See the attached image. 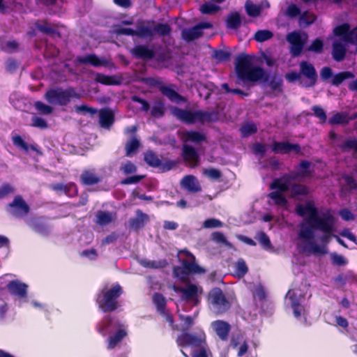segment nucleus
<instances>
[{
	"label": "nucleus",
	"instance_id": "f257e3e1",
	"mask_svg": "<svg viewBox=\"0 0 357 357\" xmlns=\"http://www.w3.org/2000/svg\"><path fill=\"white\" fill-rule=\"evenodd\" d=\"M178 255H184L187 259H179L181 266H174L172 274L174 278L178 280L181 283L186 284V287L174 285L173 289L176 292L182 294L181 299L183 301L192 302L195 305H197L200 302L198 296L202 294V289H199L196 284L190 283V275L191 274L204 273L206 270L196 263L195 257L188 250H180Z\"/></svg>",
	"mask_w": 357,
	"mask_h": 357
},
{
	"label": "nucleus",
	"instance_id": "f03ea898",
	"mask_svg": "<svg viewBox=\"0 0 357 357\" xmlns=\"http://www.w3.org/2000/svg\"><path fill=\"white\" fill-rule=\"evenodd\" d=\"M235 71L237 78L245 85L253 86L257 83L268 84L273 91L282 92V79L270 77L263 68L253 64L252 56L241 54L236 58Z\"/></svg>",
	"mask_w": 357,
	"mask_h": 357
},
{
	"label": "nucleus",
	"instance_id": "7ed1b4c3",
	"mask_svg": "<svg viewBox=\"0 0 357 357\" xmlns=\"http://www.w3.org/2000/svg\"><path fill=\"white\" fill-rule=\"evenodd\" d=\"M336 220L330 209L323 213V218L310 229L312 234L307 237L300 236L299 239L307 241L304 250L314 255H324L328 253L327 246L334 238Z\"/></svg>",
	"mask_w": 357,
	"mask_h": 357
},
{
	"label": "nucleus",
	"instance_id": "20e7f679",
	"mask_svg": "<svg viewBox=\"0 0 357 357\" xmlns=\"http://www.w3.org/2000/svg\"><path fill=\"white\" fill-rule=\"evenodd\" d=\"M172 31V27L168 23H156L153 20L139 22L136 30L120 26H116L114 29L115 33L119 36H135L139 38H149L150 40L153 39L155 34L162 38L169 37Z\"/></svg>",
	"mask_w": 357,
	"mask_h": 357
},
{
	"label": "nucleus",
	"instance_id": "39448f33",
	"mask_svg": "<svg viewBox=\"0 0 357 357\" xmlns=\"http://www.w3.org/2000/svg\"><path fill=\"white\" fill-rule=\"evenodd\" d=\"M311 166V162L308 160H303L299 164V167L303 170L301 172L293 175L292 174H284L279 178H275L270 184L271 190H275L268 195V197L273 199L277 206H284L287 204V199L283 193L289 190L291 181L295 180L296 176H310L311 171L308 170Z\"/></svg>",
	"mask_w": 357,
	"mask_h": 357
},
{
	"label": "nucleus",
	"instance_id": "423d86ee",
	"mask_svg": "<svg viewBox=\"0 0 357 357\" xmlns=\"http://www.w3.org/2000/svg\"><path fill=\"white\" fill-rule=\"evenodd\" d=\"M123 292L121 286L118 283L112 287L105 285L96 294L95 301L102 312H114L119 306L118 300Z\"/></svg>",
	"mask_w": 357,
	"mask_h": 357
},
{
	"label": "nucleus",
	"instance_id": "0eeeda50",
	"mask_svg": "<svg viewBox=\"0 0 357 357\" xmlns=\"http://www.w3.org/2000/svg\"><path fill=\"white\" fill-rule=\"evenodd\" d=\"M296 212L301 217L308 215V217L299 225L298 237L300 236L307 237L311 235L312 230L310 228L323 218V213L319 215L318 208L314 206L312 201L306 202L305 205L298 204L296 207Z\"/></svg>",
	"mask_w": 357,
	"mask_h": 357
},
{
	"label": "nucleus",
	"instance_id": "6e6552de",
	"mask_svg": "<svg viewBox=\"0 0 357 357\" xmlns=\"http://www.w3.org/2000/svg\"><path fill=\"white\" fill-rule=\"evenodd\" d=\"M132 56L143 61L154 60L158 65L164 64L171 59V54L169 50H162L156 52L153 48L146 45H136L130 51Z\"/></svg>",
	"mask_w": 357,
	"mask_h": 357
},
{
	"label": "nucleus",
	"instance_id": "1a4fd4ad",
	"mask_svg": "<svg viewBox=\"0 0 357 357\" xmlns=\"http://www.w3.org/2000/svg\"><path fill=\"white\" fill-rule=\"evenodd\" d=\"M81 95L73 87L50 89L45 94V100L51 105H68L73 99H80Z\"/></svg>",
	"mask_w": 357,
	"mask_h": 357
},
{
	"label": "nucleus",
	"instance_id": "9d476101",
	"mask_svg": "<svg viewBox=\"0 0 357 357\" xmlns=\"http://www.w3.org/2000/svg\"><path fill=\"white\" fill-rule=\"evenodd\" d=\"M206 335L204 331L202 329L195 331L193 333H189L182 330L176 340V342L178 347H190L195 349L206 344Z\"/></svg>",
	"mask_w": 357,
	"mask_h": 357
},
{
	"label": "nucleus",
	"instance_id": "9b49d317",
	"mask_svg": "<svg viewBox=\"0 0 357 357\" xmlns=\"http://www.w3.org/2000/svg\"><path fill=\"white\" fill-rule=\"evenodd\" d=\"M208 302L212 305L216 314H222L227 312L231 306L229 299L219 287H213L208 295Z\"/></svg>",
	"mask_w": 357,
	"mask_h": 357
},
{
	"label": "nucleus",
	"instance_id": "f8f14e48",
	"mask_svg": "<svg viewBox=\"0 0 357 357\" xmlns=\"http://www.w3.org/2000/svg\"><path fill=\"white\" fill-rule=\"evenodd\" d=\"M31 208L22 195H16L6 206V211L15 218H23L28 215Z\"/></svg>",
	"mask_w": 357,
	"mask_h": 357
},
{
	"label": "nucleus",
	"instance_id": "ddd939ff",
	"mask_svg": "<svg viewBox=\"0 0 357 357\" xmlns=\"http://www.w3.org/2000/svg\"><path fill=\"white\" fill-rule=\"evenodd\" d=\"M300 73L305 78V81H301V84L305 88L314 86L317 81V73L314 66L307 61H303L299 63Z\"/></svg>",
	"mask_w": 357,
	"mask_h": 357
},
{
	"label": "nucleus",
	"instance_id": "4468645a",
	"mask_svg": "<svg viewBox=\"0 0 357 357\" xmlns=\"http://www.w3.org/2000/svg\"><path fill=\"white\" fill-rule=\"evenodd\" d=\"M121 326L120 321L116 317L107 314L96 324V330L101 335L105 336L116 328H121Z\"/></svg>",
	"mask_w": 357,
	"mask_h": 357
},
{
	"label": "nucleus",
	"instance_id": "2eb2a0df",
	"mask_svg": "<svg viewBox=\"0 0 357 357\" xmlns=\"http://www.w3.org/2000/svg\"><path fill=\"white\" fill-rule=\"evenodd\" d=\"M287 40L290 44L289 52L292 57L299 56L303 50L305 40L296 31H293L287 35Z\"/></svg>",
	"mask_w": 357,
	"mask_h": 357
},
{
	"label": "nucleus",
	"instance_id": "dca6fc26",
	"mask_svg": "<svg viewBox=\"0 0 357 357\" xmlns=\"http://www.w3.org/2000/svg\"><path fill=\"white\" fill-rule=\"evenodd\" d=\"M7 289L11 295L20 298H27L28 285L18 280L10 281L6 285Z\"/></svg>",
	"mask_w": 357,
	"mask_h": 357
},
{
	"label": "nucleus",
	"instance_id": "f3484780",
	"mask_svg": "<svg viewBox=\"0 0 357 357\" xmlns=\"http://www.w3.org/2000/svg\"><path fill=\"white\" fill-rule=\"evenodd\" d=\"M172 114L180 121L185 124L196 123V111L183 109L174 107L172 109Z\"/></svg>",
	"mask_w": 357,
	"mask_h": 357
},
{
	"label": "nucleus",
	"instance_id": "a211bd4d",
	"mask_svg": "<svg viewBox=\"0 0 357 357\" xmlns=\"http://www.w3.org/2000/svg\"><path fill=\"white\" fill-rule=\"evenodd\" d=\"M272 151L275 153L286 154L291 151L301 153V149L298 144H291L288 142H274L271 145Z\"/></svg>",
	"mask_w": 357,
	"mask_h": 357
},
{
	"label": "nucleus",
	"instance_id": "6ab92c4d",
	"mask_svg": "<svg viewBox=\"0 0 357 357\" xmlns=\"http://www.w3.org/2000/svg\"><path fill=\"white\" fill-rule=\"evenodd\" d=\"M182 158L189 164L191 168L196 167L199 162V156L197 151L192 146L184 144L182 147Z\"/></svg>",
	"mask_w": 357,
	"mask_h": 357
},
{
	"label": "nucleus",
	"instance_id": "aec40b11",
	"mask_svg": "<svg viewBox=\"0 0 357 357\" xmlns=\"http://www.w3.org/2000/svg\"><path fill=\"white\" fill-rule=\"evenodd\" d=\"M212 328L222 341H227L231 331L230 324L223 320H215L211 322Z\"/></svg>",
	"mask_w": 357,
	"mask_h": 357
},
{
	"label": "nucleus",
	"instance_id": "412c9836",
	"mask_svg": "<svg viewBox=\"0 0 357 357\" xmlns=\"http://www.w3.org/2000/svg\"><path fill=\"white\" fill-rule=\"evenodd\" d=\"M181 185L191 193L202 191V187L198 179L193 175L185 176L181 181Z\"/></svg>",
	"mask_w": 357,
	"mask_h": 357
},
{
	"label": "nucleus",
	"instance_id": "4be33fe9",
	"mask_svg": "<svg viewBox=\"0 0 357 357\" xmlns=\"http://www.w3.org/2000/svg\"><path fill=\"white\" fill-rule=\"evenodd\" d=\"M219 120V114L217 111L196 110V123L200 124L217 122Z\"/></svg>",
	"mask_w": 357,
	"mask_h": 357
},
{
	"label": "nucleus",
	"instance_id": "5701e85b",
	"mask_svg": "<svg viewBox=\"0 0 357 357\" xmlns=\"http://www.w3.org/2000/svg\"><path fill=\"white\" fill-rule=\"evenodd\" d=\"M149 221V215L138 209L136 211V216L129 220V226L131 229L138 231L143 228Z\"/></svg>",
	"mask_w": 357,
	"mask_h": 357
},
{
	"label": "nucleus",
	"instance_id": "b1692460",
	"mask_svg": "<svg viewBox=\"0 0 357 357\" xmlns=\"http://www.w3.org/2000/svg\"><path fill=\"white\" fill-rule=\"evenodd\" d=\"M99 123L102 128H109L114 123V114L109 108H103L99 110Z\"/></svg>",
	"mask_w": 357,
	"mask_h": 357
},
{
	"label": "nucleus",
	"instance_id": "393cba45",
	"mask_svg": "<svg viewBox=\"0 0 357 357\" xmlns=\"http://www.w3.org/2000/svg\"><path fill=\"white\" fill-rule=\"evenodd\" d=\"M77 60L81 64H91L94 67L106 66L107 64L106 60L100 59L95 54H89L84 56H78Z\"/></svg>",
	"mask_w": 357,
	"mask_h": 357
},
{
	"label": "nucleus",
	"instance_id": "a878e982",
	"mask_svg": "<svg viewBox=\"0 0 357 357\" xmlns=\"http://www.w3.org/2000/svg\"><path fill=\"white\" fill-rule=\"evenodd\" d=\"M101 181V176L91 170H84L80 175V182L84 185H94Z\"/></svg>",
	"mask_w": 357,
	"mask_h": 357
},
{
	"label": "nucleus",
	"instance_id": "bb28decb",
	"mask_svg": "<svg viewBox=\"0 0 357 357\" xmlns=\"http://www.w3.org/2000/svg\"><path fill=\"white\" fill-rule=\"evenodd\" d=\"M226 27L228 29L237 30L242 24L241 15L237 11L229 13L225 20Z\"/></svg>",
	"mask_w": 357,
	"mask_h": 357
},
{
	"label": "nucleus",
	"instance_id": "cd10ccee",
	"mask_svg": "<svg viewBox=\"0 0 357 357\" xmlns=\"http://www.w3.org/2000/svg\"><path fill=\"white\" fill-rule=\"evenodd\" d=\"M333 33L336 36L342 37L346 42H352L353 31H350V25L348 23H343L335 26Z\"/></svg>",
	"mask_w": 357,
	"mask_h": 357
},
{
	"label": "nucleus",
	"instance_id": "c85d7f7f",
	"mask_svg": "<svg viewBox=\"0 0 357 357\" xmlns=\"http://www.w3.org/2000/svg\"><path fill=\"white\" fill-rule=\"evenodd\" d=\"M159 90L163 96H166L172 102L178 103L185 100L183 96L169 86H161Z\"/></svg>",
	"mask_w": 357,
	"mask_h": 357
},
{
	"label": "nucleus",
	"instance_id": "c756f323",
	"mask_svg": "<svg viewBox=\"0 0 357 357\" xmlns=\"http://www.w3.org/2000/svg\"><path fill=\"white\" fill-rule=\"evenodd\" d=\"M332 47V56L333 59L337 62L343 61L347 54L345 45L340 41H334Z\"/></svg>",
	"mask_w": 357,
	"mask_h": 357
},
{
	"label": "nucleus",
	"instance_id": "7c9ffc66",
	"mask_svg": "<svg viewBox=\"0 0 357 357\" xmlns=\"http://www.w3.org/2000/svg\"><path fill=\"white\" fill-rule=\"evenodd\" d=\"M289 294V300L291 301V306L293 310L294 315L296 318L299 319L301 317L302 312L304 311L303 306L301 304V298L294 292H288Z\"/></svg>",
	"mask_w": 357,
	"mask_h": 357
},
{
	"label": "nucleus",
	"instance_id": "2f4dec72",
	"mask_svg": "<svg viewBox=\"0 0 357 357\" xmlns=\"http://www.w3.org/2000/svg\"><path fill=\"white\" fill-rule=\"evenodd\" d=\"M202 35V31H199L197 25L192 28L184 29L181 31V38L188 43L200 38Z\"/></svg>",
	"mask_w": 357,
	"mask_h": 357
},
{
	"label": "nucleus",
	"instance_id": "473e14b6",
	"mask_svg": "<svg viewBox=\"0 0 357 357\" xmlns=\"http://www.w3.org/2000/svg\"><path fill=\"white\" fill-rule=\"evenodd\" d=\"M52 189L56 192H61L68 196H70V193H77V187L74 183L63 184L61 183L52 185Z\"/></svg>",
	"mask_w": 357,
	"mask_h": 357
},
{
	"label": "nucleus",
	"instance_id": "72a5a7b5",
	"mask_svg": "<svg viewBox=\"0 0 357 357\" xmlns=\"http://www.w3.org/2000/svg\"><path fill=\"white\" fill-rule=\"evenodd\" d=\"M126 335L127 332L125 329L119 328L114 334L110 335L108 337L107 349H113L114 348H115L116 345L119 344Z\"/></svg>",
	"mask_w": 357,
	"mask_h": 357
},
{
	"label": "nucleus",
	"instance_id": "f704fd0d",
	"mask_svg": "<svg viewBox=\"0 0 357 357\" xmlns=\"http://www.w3.org/2000/svg\"><path fill=\"white\" fill-rule=\"evenodd\" d=\"M35 26L37 30L47 36L57 35L61 36V33L55 28L52 27L47 21L42 22L37 21L35 23Z\"/></svg>",
	"mask_w": 357,
	"mask_h": 357
},
{
	"label": "nucleus",
	"instance_id": "c9c22d12",
	"mask_svg": "<svg viewBox=\"0 0 357 357\" xmlns=\"http://www.w3.org/2000/svg\"><path fill=\"white\" fill-rule=\"evenodd\" d=\"M12 142L14 146H15L17 148H19L25 152L28 153L29 151L31 149L33 151H36L38 153V150L37 149V146L33 144L29 145L21 136L18 135H15L12 136Z\"/></svg>",
	"mask_w": 357,
	"mask_h": 357
},
{
	"label": "nucleus",
	"instance_id": "e433bc0d",
	"mask_svg": "<svg viewBox=\"0 0 357 357\" xmlns=\"http://www.w3.org/2000/svg\"><path fill=\"white\" fill-rule=\"evenodd\" d=\"M206 139L205 135L198 131H186L183 133L182 140L185 142L200 143Z\"/></svg>",
	"mask_w": 357,
	"mask_h": 357
},
{
	"label": "nucleus",
	"instance_id": "4c0bfd02",
	"mask_svg": "<svg viewBox=\"0 0 357 357\" xmlns=\"http://www.w3.org/2000/svg\"><path fill=\"white\" fill-rule=\"evenodd\" d=\"M144 160L145 162L151 167H160L162 165L161 160L158 158V155L153 151H147L144 153Z\"/></svg>",
	"mask_w": 357,
	"mask_h": 357
},
{
	"label": "nucleus",
	"instance_id": "58836bf2",
	"mask_svg": "<svg viewBox=\"0 0 357 357\" xmlns=\"http://www.w3.org/2000/svg\"><path fill=\"white\" fill-rule=\"evenodd\" d=\"M349 122V115L346 112H336L328 119V123L331 125H346L348 124Z\"/></svg>",
	"mask_w": 357,
	"mask_h": 357
},
{
	"label": "nucleus",
	"instance_id": "ea45409f",
	"mask_svg": "<svg viewBox=\"0 0 357 357\" xmlns=\"http://www.w3.org/2000/svg\"><path fill=\"white\" fill-rule=\"evenodd\" d=\"M317 19L316 15L309 11H304L303 13L301 12V15H299L298 23L301 26H308L310 24H313Z\"/></svg>",
	"mask_w": 357,
	"mask_h": 357
},
{
	"label": "nucleus",
	"instance_id": "a19ab883",
	"mask_svg": "<svg viewBox=\"0 0 357 357\" xmlns=\"http://www.w3.org/2000/svg\"><path fill=\"white\" fill-rule=\"evenodd\" d=\"M96 223L99 225H107L112 222L113 218L112 214L109 211H98L96 215Z\"/></svg>",
	"mask_w": 357,
	"mask_h": 357
},
{
	"label": "nucleus",
	"instance_id": "79ce46f5",
	"mask_svg": "<svg viewBox=\"0 0 357 357\" xmlns=\"http://www.w3.org/2000/svg\"><path fill=\"white\" fill-rule=\"evenodd\" d=\"M354 77V74L350 71H342L335 74L331 80V84L338 86L344 80Z\"/></svg>",
	"mask_w": 357,
	"mask_h": 357
},
{
	"label": "nucleus",
	"instance_id": "37998d69",
	"mask_svg": "<svg viewBox=\"0 0 357 357\" xmlns=\"http://www.w3.org/2000/svg\"><path fill=\"white\" fill-rule=\"evenodd\" d=\"M141 264L145 268L158 269L165 268L168 265V262L165 259L158 261L142 260Z\"/></svg>",
	"mask_w": 357,
	"mask_h": 357
},
{
	"label": "nucleus",
	"instance_id": "c03bdc74",
	"mask_svg": "<svg viewBox=\"0 0 357 357\" xmlns=\"http://www.w3.org/2000/svg\"><path fill=\"white\" fill-rule=\"evenodd\" d=\"M245 9L250 17H257L260 15L262 8L261 6L256 5L250 1H247L245 4Z\"/></svg>",
	"mask_w": 357,
	"mask_h": 357
},
{
	"label": "nucleus",
	"instance_id": "a18cd8bd",
	"mask_svg": "<svg viewBox=\"0 0 357 357\" xmlns=\"http://www.w3.org/2000/svg\"><path fill=\"white\" fill-rule=\"evenodd\" d=\"M140 146V142L136 137H133L125 146L126 156H131Z\"/></svg>",
	"mask_w": 357,
	"mask_h": 357
},
{
	"label": "nucleus",
	"instance_id": "49530a36",
	"mask_svg": "<svg viewBox=\"0 0 357 357\" xmlns=\"http://www.w3.org/2000/svg\"><path fill=\"white\" fill-rule=\"evenodd\" d=\"M153 303L155 306L157 312L166 308L167 301L165 296L158 292H155L153 295Z\"/></svg>",
	"mask_w": 357,
	"mask_h": 357
},
{
	"label": "nucleus",
	"instance_id": "de8ad7c7",
	"mask_svg": "<svg viewBox=\"0 0 357 357\" xmlns=\"http://www.w3.org/2000/svg\"><path fill=\"white\" fill-rule=\"evenodd\" d=\"M94 80L96 82L104 85H114L117 84L114 77L106 75L99 73L96 74Z\"/></svg>",
	"mask_w": 357,
	"mask_h": 357
},
{
	"label": "nucleus",
	"instance_id": "09e8293b",
	"mask_svg": "<svg viewBox=\"0 0 357 357\" xmlns=\"http://www.w3.org/2000/svg\"><path fill=\"white\" fill-rule=\"evenodd\" d=\"M291 192L294 197L303 195L305 196L309 194V188L307 186L301 183H294L291 187Z\"/></svg>",
	"mask_w": 357,
	"mask_h": 357
},
{
	"label": "nucleus",
	"instance_id": "8fccbe9b",
	"mask_svg": "<svg viewBox=\"0 0 357 357\" xmlns=\"http://www.w3.org/2000/svg\"><path fill=\"white\" fill-rule=\"evenodd\" d=\"M339 146L340 149L344 152L354 150L356 153H357V139L355 138L347 139Z\"/></svg>",
	"mask_w": 357,
	"mask_h": 357
},
{
	"label": "nucleus",
	"instance_id": "3c124183",
	"mask_svg": "<svg viewBox=\"0 0 357 357\" xmlns=\"http://www.w3.org/2000/svg\"><path fill=\"white\" fill-rule=\"evenodd\" d=\"M248 272V268L245 260L243 259H238V261L236 263V275L238 278H243L247 274Z\"/></svg>",
	"mask_w": 357,
	"mask_h": 357
},
{
	"label": "nucleus",
	"instance_id": "603ef678",
	"mask_svg": "<svg viewBox=\"0 0 357 357\" xmlns=\"http://www.w3.org/2000/svg\"><path fill=\"white\" fill-rule=\"evenodd\" d=\"M273 36V32L269 30H258L255 34L254 39L257 42L262 43L272 38Z\"/></svg>",
	"mask_w": 357,
	"mask_h": 357
},
{
	"label": "nucleus",
	"instance_id": "864d4df0",
	"mask_svg": "<svg viewBox=\"0 0 357 357\" xmlns=\"http://www.w3.org/2000/svg\"><path fill=\"white\" fill-rule=\"evenodd\" d=\"M240 132L243 137H247L257 132V128L254 123H245L240 128Z\"/></svg>",
	"mask_w": 357,
	"mask_h": 357
},
{
	"label": "nucleus",
	"instance_id": "5fc2aeb1",
	"mask_svg": "<svg viewBox=\"0 0 357 357\" xmlns=\"http://www.w3.org/2000/svg\"><path fill=\"white\" fill-rule=\"evenodd\" d=\"M211 239L219 244L225 245L227 247H231V244L227 240L224 234L221 231H214L211 234Z\"/></svg>",
	"mask_w": 357,
	"mask_h": 357
},
{
	"label": "nucleus",
	"instance_id": "6e6d98bb",
	"mask_svg": "<svg viewBox=\"0 0 357 357\" xmlns=\"http://www.w3.org/2000/svg\"><path fill=\"white\" fill-rule=\"evenodd\" d=\"M151 114L154 117H161L165 115V107L162 101L155 102L151 109Z\"/></svg>",
	"mask_w": 357,
	"mask_h": 357
},
{
	"label": "nucleus",
	"instance_id": "4d7b16f0",
	"mask_svg": "<svg viewBox=\"0 0 357 357\" xmlns=\"http://www.w3.org/2000/svg\"><path fill=\"white\" fill-rule=\"evenodd\" d=\"M301 9L294 3L290 4L285 10V15L291 19H294L301 15Z\"/></svg>",
	"mask_w": 357,
	"mask_h": 357
},
{
	"label": "nucleus",
	"instance_id": "13d9d810",
	"mask_svg": "<svg viewBox=\"0 0 357 357\" xmlns=\"http://www.w3.org/2000/svg\"><path fill=\"white\" fill-rule=\"evenodd\" d=\"M35 109L42 114H50L53 112V108L45 104L41 101H36L34 103Z\"/></svg>",
	"mask_w": 357,
	"mask_h": 357
},
{
	"label": "nucleus",
	"instance_id": "bf43d9fd",
	"mask_svg": "<svg viewBox=\"0 0 357 357\" xmlns=\"http://www.w3.org/2000/svg\"><path fill=\"white\" fill-rule=\"evenodd\" d=\"M324 43L319 38H316L312 41V44L306 49L308 52H312L315 53H321L323 51Z\"/></svg>",
	"mask_w": 357,
	"mask_h": 357
},
{
	"label": "nucleus",
	"instance_id": "052dcab7",
	"mask_svg": "<svg viewBox=\"0 0 357 357\" xmlns=\"http://www.w3.org/2000/svg\"><path fill=\"white\" fill-rule=\"evenodd\" d=\"M15 192V188L8 183H4L0 187V199H3Z\"/></svg>",
	"mask_w": 357,
	"mask_h": 357
},
{
	"label": "nucleus",
	"instance_id": "680f3d73",
	"mask_svg": "<svg viewBox=\"0 0 357 357\" xmlns=\"http://www.w3.org/2000/svg\"><path fill=\"white\" fill-rule=\"evenodd\" d=\"M213 57L217 60L218 62L227 61L231 57V53L227 51L222 50H215L213 52Z\"/></svg>",
	"mask_w": 357,
	"mask_h": 357
},
{
	"label": "nucleus",
	"instance_id": "e2e57ef3",
	"mask_svg": "<svg viewBox=\"0 0 357 357\" xmlns=\"http://www.w3.org/2000/svg\"><path fill=\"white\" fill-rule=\"evenodd\" d=\"M331 259L333 265L343 266L347 264V260L342 255H338L336 252L331 254Z\"/></svg>",
	"mask_w": 357,
	"mask_h": 357
},
{
	"label": "nucleus",
	"instance_id": "0e129e2a",
	"mask_svg": "<svg viewBox=\"0 0 357 357\" xmlns=\"http://www.w3.org/2000/svg\"><path fill=\"white\" fill-rule=\"evenodd\" d=\"M312 110L314 112V115L317 117L321 123H325L327 119V116L324 109L319 105H314L312 107Z\"/></svg>",
	"mask_w": 357,
	"mask_h": 357
},
{
	"label": "nucleus",
	"instance_id": "69168bd1",
	"mask_svg": "<svg viewBox=\"0 0 357 357\" xmlns=\"http://www.w3.org/2000/svg\"><path fill=\"white\" fill-rule=\"evenodd\" d=\"M219 10L218 6L210 3H205L201 6V12L204 14H213Z\"/></svg>",
	"mask_w": 357,
	"mask_h": 357
},
{
	"label": "nucleus",
	"instance_id": "338daca9",
	"mask_svg": "<svg viewBox=\"0 0 357 357\" xmlns=\"http://www.w3.org/2000/svg\"><path fill=\"white\" fill-rule=\"evenodd\" d=\"M346 185L349 187V190H357V181L351 175L344 174L342 176Z\"/></svg>",
	"mask_w": 357,
	"mask_h": 357
},
{
	"label": "nucleus",
	"instance_id": "774afa93",
	"mask_svg": "<svg viewBox=\"0 0 357 357\" xmlns=\"http://www.w3.org/2000/svg\"><path fill=\"white\" fill-rule=\"evenodd\" d=\"M207 344L198 347L193 351L192 357H208L207 354Z\"/></svg>",
	"mask_w": 357,
	"mask_h": 357
}]
</instances>
